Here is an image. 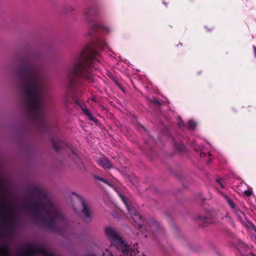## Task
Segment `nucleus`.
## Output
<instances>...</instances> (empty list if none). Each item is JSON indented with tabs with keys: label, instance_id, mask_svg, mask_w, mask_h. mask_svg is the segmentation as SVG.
Here are the masks:
<instances>
[{
	"label": "nucleus",
	"instance_id": "31",
	"mask_svg": "<svg viewBox=\"0 0 256 256\" xmlns=\"http://www.w3.org/2000/svg\"><path fill=\"white\" fill-rule=\"evenodd\" d=\"M70 10H73V8H70Z\"/></svg>",
	"mask_w": 256,
	"mask_h": 256
},
{
	"label": "nucleus",
	"instance_id": "24",
	"mask_svg": "<svg viewBox=\"0 0 256 256\" xmlns=\"http://www.w3.org/2000/svg\"><path fill=\"white\" fill-rule=\"evenodd\" d=\"M240 192L243 193L246 196H250L252 194V191L249 190H244L243 192Z\"/></svg>",
	"mask_w": 256,
	"mask_h": 256
},
{
	"label": "nucleus",
	"instance_id": "25",
	"mask_svg": "<svg viewBox=\"0 0 256 256\" xmlns=\"http://www.w3.org/2000/svg\"><path fill=\"white\" fill-rule=\"evenodd\" d=\"M217 182L218 184L222 188H224L225 187L224 182L222 180H218Z\"/></svg>",
	"mask_w": 256,
	"mask_h": 256
},
{
	"label": "nucleus",
	"instance_id": "11",
	"mask_svg": "<svg viewBox=\"0 0 256 256\" xmlns=\"http://www.w3.org/2000/svg\"><path fill=\"white\" fill-rule=\"evenodd\" d=\"M76 104H78V106H80L81 110H82V111L83 112L86 116H88V119L91 120V121H92L96 123L97 122V120L93 116H92L90 112L89 111V110L86 108V106L84 104H81V103H80L79 102H76Z\"/></svg>",
	"mask_w": 256,
	"mask_h": 256
},
{
	"label": "nucleus",
	"instance_id": "27",
	"mask_svg": "<svg viewBox=\"0 0 256 256\" xmlns=\"http://www.w3.org/2000/svg\"><path fill=\"white\" fill-rule=\"evenodd\" d=\"M228 204L232 208H235V204L232 200H228Z\"/></svg>",
	"mask_w": 256,
	"mask_h": 256
},
{
	"label": "nucleus",
	"instance_id": "6",
	"mask_svg": "<svg viewBox=\"0 0 256 256\" xmlns=\"http://www.w3.org/2000/svg\"><path fill=\"white\" fill-rule=\"evenodd\" d=\"M78 198L81 202L82 209L81 214L82 218L85 222H90L92 220V212L91 210L90 206L88 202L84 199L79 194H74Z\"/></svg>",
	"mask_w": 256,
	"mask_h": 256
},
{
	"label": "nucleus",
	"instance_id": "9",
	"mask_svg": "<svg viewBox=\"0 0 256 256\" xmlns=\"http://www.w3.org/2000/svg\"><path fill=\"white\" fill-rule=\"evenodd\" d=\"M31 194L32 195L39 198L44 199L46 197V194L40 187H34L31 190Z\"/></svg>",
	"mask_w": 256,
	"mask_h": 256
},
{
	"label": "nucleus",
	"instance_id": "15",
	"mask_svg": "<svg viewBox=\"0 0 256 256\" xmlns=\"http://www.w3.org/2000/svg\"><path fill=\"white\" fill-rule=\"evenodd\" d=\"M197 147L194 148V150L196 152H200V157H205L206 156V153L202 150L201 146L202 145H196Z\"/></svg>",
	"mask_w": 256,
	"mask_h": 256
},
{
	"label": "nucleus",
	"instance_id": "8",
	"mask_svg": "<svg viewBox=\"0 0 256 256\" xmlns=\"http://www.w3.org/2000/svg\"><path fill=\"white\" fill-rule=\"evenodd\" d=\"M37 254H42L44 256H54L52 254L42 248H38L34 250H26L23 251L21 254L22 256H32Z\"/></svg>",
	"mask_w": 256,
	"mask_h": 256
},
{
	"label": "nucleus",
	"instance_id": "4",
	"mask_svg": "<svg viewBox=\"0 0 256 256\" xmlns=\"http://www.w3.org/2000/svg\"><path fill=\"white\" fill-rule=\"evenodd\" d=\"M119 196L124 204L131 217L138 226V228L140 231L142 232L144 227L146 226L145 224H146L147 228H146V230H148L150 229L152 231L158 232L160 230L162 232V230L160 226L159 223L155 220L154 219L150 218L144 220L143 218L140 216L138 211L133 206L128 202L127 198L124 196L120 194H119Z\"/></svg>",
	"mask_w": 256,
	"mask_h": 256
},
{
	"label": "nucleus",
	"instance_id": "23",
	"mask_svg": "<svg viewBox=\"0 0 256 256\" xmlns=\"http://www.w3.org/2000/svg\"><path fill=\"white\" fill-rule=\"evenodd\" d=\"M96 178L98 180H100V181L107 184H108L110 185V184H109V182L106 180V179H104V178H102V177H100V176H96Z\"/></svg>",
	"mask_w": 256,
	"mask_h": 256
},
{
	"label": "nucleus",
	"instance_id": "7",
	"mask_svg": "<svg viewBox=\"0 0 256 256\" xmlns=\"http://www.w3.org/2000/svg\"><path fill=\"white\" fill-rule=\"evenodd\" d=\"M198 202L200 203H202V208H204L205 212V214L204 216H199L198 219V222L199 224V226H202V228L206 227L208 224V220H207V216L208 214V210H207V205L206 203L204 202H206V199H204L202 195L200 194L199 198L198 199Z\"/></svg>",
	"mask_w": 256,
	"mask_h": 256
},
{
	"label": "nucleus",
	"instance_id": "14",
	"mask_svg": "<svg viewBox=\"0 0 256 256\" xmlns=\"http://www.w3.org/2000/svg\"><path fill=\"white\" fill-rule=\"evenodd\" d=\"M187 124L188 129L190 130H194L197 126V123L193 120H188Z\"/></svg>",
	"mask_w": 256,
	"mask_h": 256
},
{
	"label": "nucleus",
	"instance_id": "16",
	"mask_svg": "<svg viewBox=\"0 0 256 256\" xmlns=\"http://www.w3.org/2000/svg\"><path fill=\"white\" fill-rule=\"evenodd\" d=\"M9 252L7 246H3L0 252V256H8Z\"/></svg>",
	"mask_w": 256,
	"mask_h": 256
},
{
	"label": "nucleus",
	"instance_id": "21",
	"mask_svg": "<svg viewBox=\"0 0 256 256\" xmlns=\"http://www.w3.org/2000/svg\"><path fill=\"white\" fill-rule=\"evenodd\" d=\"M70 150H71L72 153L74 155V158H77L78 160L80 161V160L79 158V156H78V151L76 150H74V149L71 148H70Z\"/></svg>",
	"mask_w": 256,
	"mask_h": 256
},
{
	"label": "nucleus",
	"instance_id": "10",
	"mask_svg": "<svg viewBox=\"0 0 256 256\" xmlns=\"http://www.w3.org/2000/svg\"><path fill=\"white\" fill-rule=\"evenodd\" d=\"M98 164L104 169H110L112 168V165L109 160L104 156L98 160Z\"/></svg>",
	"mask_w": 256,
	"mask_h": 256
},
{
	"label": "nucleus",
	"instance_id": "12",
	"mask_svg": "<svg viewBox=\"0 0 256 256\" xmlns=\"http://www.w3.org/2000/svg\"><path fill=\"white\" fill-rule=\"evenodd\" d=\"M92 27L94 28H102L106 32H110L112 30V28L110 26L101 24L97 22H94L93 25L92 26Z\"/></svg>",
	"mask_w": 256,
	"mask_h": 256
},
{
	"label": "nucleus",
	"instance_id": "19",
	"mask_svg": "<svg viewBox=\"0 0 256 256\" xmlns=\"http://www.w3.org/2000/svg\"><path fill=\"white\" fill-rule=\"evenodd\" d=\"M177 126L182 130H183L184 128V122L180 118L178 120Z\"/></svg>",
	"mask_w": 256,
	"mask_h": 256
},
{
	"label": "nucleus",
	"instance_id": "5",
	"mask_svg": "<svg viewBox=\"0 0 256 256\" xmlns=\"http://www.w3.org/2000/svg\"><path fill=\"white\" fill-rule=\"evenodd\" d=\"M96 58V56H90L85 60L84 62L76 63L73 69L69 72V74L80 75L88 78L90 81H92V68Z\"/></svg>",
	"mask_w": 256,
	"mask_h": 256
},
{
	"label": "nucleus",
	"instance_id": "20",
	"mask_svg": "<svg viewBox=\"0 0 256 256\" xmlns=\"http://www.w3.org/2000/svg\"><path fill=\"white\" fill-rule=\"evenodd\" d=\"M4 220V224H8L10 226L12 224V220L10 216L6 217Z\"/></svg>",
	"mask_w": 256,
	"mask_h": 256
},
{
	"label": "nucleus",
	"instance_id": "18",
	"mask_svg": "<svg viewBox=\"0 0 256 256\" xmlns=\"http://www.w3.org/2000/svg\"><path fill=\"white\" fill-rule=\"evenodd\" d=\"M98 46L100 48H104L107 46V44L104 40H100L98 43Z\"/></svg>",
	"mask_w": 256,
	"mask_h": 256
},
{
	"label": "nucleus",
	"instance_id": "17",
	"mask_svg": "<svg viewBox=\"0 0 256 256\" xmlns=\"http://www.w3.org/2000/svg\"><path fill=\"white\" fill-rule=\"evenodd\" d=\"M175 149L178 151L180 152H184L186 150V148L184 146V145H175Z\"/></svg>",
	"mask_w": 256,
	"mask_h": 256
},
{
	"label": "nucleus",
	"instance_id": "22",
	"mask_svg": "<svg viewBox=\"0 0 256 256\" xmlns=\"http://www.w3.org/2000/svg\"><path fill=\"white\" fill-rule=\"evenodd\" d=\"M236 214H237V216L239 218L240 220H242V221L244 220L245 219V216L244 214V213H242L241 212H236Z\"/></svg>",
	"mask_w": 256,
	"mask_h": 256
},
{
	"label": "nucleus",
	"instance_id": "1",
	"mask_svg": "<svg viewBox=\"0 0 256 256\" xmlns=\"http://www.w3.org/2000/svg\"><path fill=\"white\" fill-rule=\"evenodd\" d=\"M25 206L28 208L35 220L44 228L56 232L65 228L67 220L50 200L44 202L38 199L31 203H26Z\"/></svg>",
	"mask_w": 256,
	"mask_h": 256
},
{
	"label": "nucleus",
	"instance_id": "26",
	"mask_svg": "<svg viewBox=\"0 0 256 256\" xmlns=\"http://www.w3.org/2000/svg\"><path fill=\"white\" fill-rule=\"evenodd\" d=\"M102 256H112V254L110 251L106 250L105 252H102Z\"/></svg>",
	"mask_w": 256,
	"mask_h": 256
},
{
	"label": "nucleus",
	"instance_id": "3",
	"mask_svg": "<svg viewBox=\"0 0 256 256\" xmlns=\"http://www.w3.org/2000/svg\"><path fill=\"white\" fill-rule=\"evenodd\" d=\"M105 232L112 244L121 252L123 256H140L136 244L128 245L118 232L112 227H108Z\"/></svg>",
	"mask_w": 256,
	"mask_h": 256
},
{
	"label": "nucleus",
	"instance_id": "29",
	"mask_svg": "<svg viewBox=\"0 0 256 256\" xmlns=\"http://www.w3.org/2000/svg\"><path fill=\"white\" fill-rule=\"evenodd\" d=\"M253 48H254V50L255 57H256V47L254 46H253Z\"/></svg>",
	"mask_w": 256,
	"mask_h": 256
},
{
	"label": "nucleus",
	"instance_id": "30",
	"mask_svg": "<svg viewBox=\"0 0 256 256\" xmlns=\"http://www.w3.org/2000/svg\"><path fill=\"white\" fill-rule=\"evenodd\" d=\"M92 100H94V101H95V102L96 101V98H92Z\"/></svg>",
	"mask_w": 256,
	"mask_h": 256
},
{
	"label": "nucleus",
	"instance_id": "28",
	"mask_svg": "<svg viewBox=\"0 0 256 256\" xmlns=\"http://www.w3.org/2000/svg\"><path fill=\"white\" fill-rule=\"evenodd\" d=\"M53 146V148L54 150H56V151L58 152L59 151V147H60L62 145H56V144H54V145H52Z\"/></svg>",
	"mask_w": 256,
	"mask_h": 256
},
{
	"label": "nucleus",
	"instance_id": "32",
	"mask_svg": "<svg viewBox=\"0 0 256 256\" xmlns=\"http://www.w3.org/2000/svg\"><path fill=\"white\" fill-rule=\"evenodd\" d=\"M88 256H94V255H88Z\"/></svg>",
	"mask_w": 256,
	"mask_h": 256
},
{
	"label": "nucleus",
	"instance_id": "2",
	"mask_svg": "<svg viewBox=\"0 0 256 256\" xmlns=\"http://www.w3.org/2000/svg\"><path fill=\"white\" fill-rule=\"evenodd\" d=\"M20 89L30 108L39 111L42 108L41 97L45 90L41 75L34 70L28 71L22 76Z\"/></svg>",
	"mask_w": 256,
	"mask_h": 256
},
{
	"label": "nucleus",
	"instance_id": "33",
	"mask_svg": "<svg viewBox=\"0 0 256 256\" xmlns=\"http://www.w3.org/2000/svg\"><path fill=\"white\" fill-rule=\"evenodd\" d=\"M120 256H122V255H120Z\"/></svg>",
	"mask_w": 256,
	"mask_h": 256
},
{
	"label": "nucleus",
	"instance_id": "13",
	"mask_svg": "<svg viewBox=\"0 0 256 256\" xmlns=\"http://www.w3.org/2000/svg\"><path fill=\"white\" fill-rule=\"evenodd\" d=\"M2 208L4 211L11 212L14 208V206L10 203H5L2 206Z\"/></svg>",
	"mask_w": 256,
	"mask_h": 256
}]
</instances>
